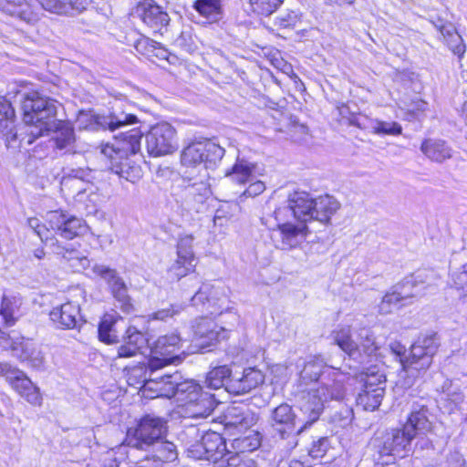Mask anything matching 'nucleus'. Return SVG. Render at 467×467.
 Returning a JSON list of instances; mask_svg holds the SVG:
<instances>
[{"label":"nucleus","instance_id":"1","mask_svg":"<svg viewBox=\"0 0 467 467\" xmlns=\"http://www.w3.org/2000/svg\"><path fill=\"white\" fill-rule=\"evenodd\" d=\"M60 104L38 92L24 95L21 101L23 120L27 126V134L20 138L21 143L32 144L37 138L53 131L52 140L57 150L63 154H77L82 151L79 147L73 126L57 119Z\"/></svg>","mask_w":467,"mask_h":467},{"label":"nucleus","instance_id":"2","mask_svg":"<svg viewBox=\"0 0 467 467\" xmlns=\"http://www.w3.org/2000/svg\"><path fill=\"white\" fill-rule=\"evenodd\" d=\"M304 382L319 380L304 398L301 410L308 416V423L317 421L324 410L325 403L330 400H340L345 396V375L338 369L326 366L319 357L310 358L300 372Z\"/></svg>","mask_w":467,"mask_h":467},{"label":"nucleus","instance_id":"3","mask_svg":"<svg viewBox=\"0 0 467 467\" xmlns=\"http://www.w3.org/2000/svg\"><path fill=\"white\" fill-rule=\"evenodd\" d=\"M287 205L275 211L276 219L285 212H291L293 217L302 224L317 222L323 226L331 224V218L340 209V202L333 196L325 194L313 198L306 192L296 191L288 195Z\"/></svg>","mask_w":467,"mask_h":467},{"label":"nucleus","instance_id":"4","mask_svg":"<svg viewBox=\"0 0 467 467\" xmlns=\"http://www.w3.org/2000/svg\"><path fill=\"white\" fill-rule=\"evenodd\" d=\"M142 132L139 129L122 130L118 136L117 145L101 144L100 153L109 161V168L119 178L135 183L142 177L139 164L128 157L140 150Z\"/></svg>","mask_w":467,"mask_h":467},{"label":"nucleus","instance_id":"5","mask_svg":"<svg viewBox=\"0 0 467 467\" xmlns=\"http://www.w3.org/2000/svg\"><path fill=\"white\" fill-rule=\"evenodd\" d=\"M440 346V340L436 333L423 335L411 346L408 357L405 348L399 343L390 346L392 351L400 358L403 371L407 375L406 384L411 386L414 380L423 375L432 363L433 356Z\"/></svg>","mask_w":467,"mask_h":467},{"label":"nucleus","instance_id":"6","mask_svg":"<svg viewBox=\"0 0 467 467\" xmlns=\"http://www.w3.org/2000/svg\"><path fill=\"white\" fill-rule=\"evenodd\" d=\"M335 343L350 359L362 364L368 357L376 353L379 343L372 329L361 322L341 327L333 331Z\"/></svg>","mask_w":467,"mask_h":467},{"label":"nucleus","instance_id":"7","mask_svg":"<svg viewBox=\"0 0 467 467\" xmlns=\"http://www.w3.org/2000/svg\"><path fill=\"white\" fill-rule=\"evenodd\" d=\"M212 194L210 183L205 180L183 179L171 193L176 212L185 220L207 210V200Z\"/></svg>","mask_w":467,"mask_h":467},{"label":"nucleus","instance_id":"8","mask_svg":"<svg viewBox=\"0 0 467 467\" xmlns=\"http://www.w3.org/2000/svg\"><path fill=\"white\" fill-rule=\"evenodd\" d=\"M182 375L178 372L163 374L154 378L144 379V387L156 392L157 397L168 399L176 398L182 402L195 400L203 393L202 387L193 380H182Z\"/></svg>","mask_w":467,"mask_h":467},{"label":"nucleus","instance_id":"9","mask_svg":"<svg viewBox=\"0 0 467 467\" xmlns=\"http://www.w3.org/2000/svg\"><path fill=\"white\" fill-rule=\"evenodd\" d=\"M167 431V420L164 418L146 414L134 428L128 430L125 443L137 450L150 451V445L166 437Z\"/></svg>","mask_w":467,"mask_h":467},{"label":"nucleus","instance_id":"10","mask_svg":"<svg viewBox=\"0 0 467 467\" xmlns=\"http://www.w3.org/2000/svg\"><path fill=\"white\" fill-rule=\"evenodd\" d=\"M224 149L211 140L193 141L182 153L184 165L203 163L206 169H214L224 155Z\"/></svg>","mask_w":467,"mask_h":467},{"label":"nucleus","instance_id":"11","mask_svg":"<svg viewBox=\"0 0 467 467\" xmlns=\"http://www.w3.org/2000/svg\"><path fill=\"white\" fill-rule=\"evenodd\" d=\"M181 341V337L177 334L159 337L150 349L151 357L148 362L149 378H153L155 371L166 365L181 362L182 358L177 353Z\"/></svg>","mask_w":467,"mask_h":467},{"label":"nucleus","instance_id":"12","mask_svg":"<svg viewBox=\"0 0 467 467\" xmlns=\"http://www.w3.org/2000/svg\"><path fill=\"white\" fill-rule=\"evenodd\" d=\"M412 434L402 429H392L374 439V446L381 456L404 458L411 451Z\"/></svg>","mask_w":467,"mask_h":467},{"label":"nucleus","instance_id":"13","mask_svg":"<svg viewBox=\"0 0 467 467\" xmlns=\"http://www.w3.org/2000/svg\"><path fill=\"white\" fill-rule=\"evenodd\" d=\"M175 133V129L167 122L151 127L145 137L148 153L159 157L174 152L178 148Z\"/></svg>","mask_w":467,"mask_h":467},{"label":"nucleus","instance_id":"14","mask_svg":"<svg viewBox=\"0 0 467 467\" xmlns=\"http://www.w3.org/2000/svg\"><path fill=\"white\" fill-rule=\"evenodd\" d=\"M304 415L306 417V422L296 429L298 420L295 410L289 404L282 403L271 410L269 424L282 439H285L294 433L300 434L307 426L313 423H308V416Z\"/></svg>","mask_w":467,"mask_h":467},{"label":"nucleus","instance_id":"15","mask_svg":"<svg viewBox=\"0 0 467 467\" xmlns=\"http://www.w3.org/2000/svg\"><path fill=\"white\" fill-rule=\"evenodd\" d=\"M193 335L195 346L202 353L210 352L211 347L228 337L227 331L208 317H201L195 321Z\"/></svg>","mask_w":467,"mask_h":467},{"label":"nucleus","instance_id":"16","mask_svg":"<svg viewBox=\"0 0 467 467\" xmlns=\"http://www.w3.org/2000/svg\"><path fill=\"white\" fill-rule=\"evenodd\" d=\"M131 15L140 19L154 34L163 35L168 30L169 15L152 0L139 2Z\"/></svg>","mask_w":467,"mask_h":467},{"label":"nucleus","instance_id":"17","mask_svg":"<svg viewBox=\"0 0 467 467\" xmlns=\"http://www.w3.org/2000/svg\"><path fill=\"white\" fill-rule=\"evenodd\" d=\"M92 272L109 284L111 293L118 303L117 306L124 313H130L133 310L131 298L128 295V287L125 282L119 276L117 271L104 265L94 264Z\"/></svg>","mask_w":467,"mask_h":467},{"label":"nucleus","instance_id":"18","mask_svg":"<svg viewBox=\"0 0 467 467\" xmlns=\"http://www.w3.org/2000/svg\"><path fill=\"white\" fill-rule=\"evenodd\" d=\"M256 421V414L247 405L242 403L228 406L222 416V423L231 435L249 430Z\"/></svg>","mask_w":467,"mask_h":467},{"label":"nucleus","instance_id":"19","mask_svg":"<svg viewBox=\"0 0 467 467\" xmlns=\"http://www.w3.org/2000/svg\"><path fill=\"white\" fill-rule=\"evenodd\" d=\"M361 392L357 398L358 405L366 410H375L379 407L386 390V377L379 373L367 374L363 379Z\"/></svg>","mask_w":467,"mask_h":467},{"label":"nucleus","instance_id":"20","mask_svg":"<svg viewBox=\"0 0 467 467\" xmlns=\"http://www.w3.org/2000/svg\"><path fill=\"white\" fill-rule=\"evenodd\" d=\"M433 273L427 270H420L394 285L398 296L405 305L414 297L424 294L426 288L431 285Z\"/></svg>","mask_w":467,"mask_h":467},{"label":"nucleus","instance_id":"21","mask_svg":"<svg viewBox=\"0 0 467 467\" xmlns=\"http://www.w3.org/2000/svg\"><path fill=\"white\" fill-rule=\"evenodd\" d=\"M80 128L95 130L98 126L109 129L110 131L124 130L128 125L138 122L137 116L133 114H124L119 116L112 115L109 117H95L87 112H79L77 119Z\"/></svg>","mask_w":467,"mask_h":467},{"label":"nucleus","instance_id":"22","mask_svg":"<svg viewBox=\"0 0 467 467\" xmlns=\"http://www.w3.org/2000/svg\"><path fill=\"white\" fill-rule=\"evenodd\" d=\"M265 380L264 374L255 368H246L243 371L233 372L228 381L227 391L234 395H241L251 391Z\"/></svg>","mask_w":467,"mask_h":467},{"label":"nucleus","instance_id":"23","mask_svg":"<svg viewBox=\"0 0 467 467\" xmlns=\"http://www.w3.org/2000/svg\"><path fill=\"white\" fill-rule=\"evenodd\" d=\"M48 216L51 228L65 239H73L85 227L82 219L66 212L53 211Z\"/></svg>","mask_w":467,"mask_h":467},{"label":"nucleus","instance_id":"24","mask_svg":"<svg viewBox=\"0 0 467 467\" xmlns=\"http://www.w3.org/2000/svg\"><path fill=\"white\" fill-rule=\"evenodd\" d=\"M52 252L57 256L69 263V265L78 270L86 269L90 262L82 251L78 243H62L54 240L50 244Z\"/></svg>","mask_w":467,"mask_h":467},{"label":"nucleus","instance_id":"25","mask_svg":"<svg viewBox=\"0 0 467 467\" xmlns=\"http://www.w3.org/2000/svg\"><path fill=\"white\" fill-rule=\"evenodd\" d=\"M49 317L57 328L73 329L81 322L80 307L76 303L67 302L53 307Z\"/></svg>","mask_w":467,"mask_h":467},{"label":"nucleus","instance_id":"26","mask_svg":"<svg viewBox=\"0 0 467 467\" xmlns=\"http://www.w3.org/2000/svg\"><path fill=\"white\" fill-rule=\"evenodd\" d=\"M309 227L306 224L296 225L292 223L277 224L278 244L282 250H289L299 245L306 238Z\"/></svg>","mask_w":467,"mask_h":467},{"label":"nucleus","instance_id":"27","mask_svg":"<svg viewBox=\"0 0 467 467\" xmlns=\"http://www.w3.org/2000/svg\"><path fill=\"white\" fill-rule=\"evenodd\" d=\"M403 428L408 433L412 434L413 439L417 435L424 434L431 431V422L429 419V409L427 405L420 402H414Z\"/></svg>","mask_w":467,"mask_h":467},{"label":"nucleus","instance_id":"28","mask_svg":"<svg viewBox=\"0 0 467 467\" xmlns=\"http://www.w3.org/2000/svg\"><path fill=\"white\" fill-rule=\"evenodd\" d=\"M148 346V338L145 334L137 327L130 326L123 337L122 344L118 348V358H132L142 353V349Z\"/></svg>","mask_w":467,"mask_h":467},{"label":"nucleus","instance_id":"29","mask_svg":"<svg viewBox=\"0 0 467 467\" xmlns=\"http://www.w3.org/2000/svg\"><path fill=\"white\" fill-rule=\"evenodd\" d=\"M10 350L13 357L21 362H26L32 368H39L43 366L44 356L30 341L24 340V338L12 340Z\"/></svg>","mask_w":467,"mask_h":467},{"label":"nucleus","instance_id":"30","mask_svg":"<svg viewBox=\"0 0 467 467\" xmlns=\"http://www.w3.org/2000/svg\"><path fill=\"white\" fill-rule=\"evenodd\" d=\"M182 436L187 456L193 460H205L204 433L192 425L187 427Z\"/></svg>","mask_w":467,"mask_h":467},{"label":"nucleus","instance_id":"31","mask_svg":"<svg viewBox=\"0 0 467 467\" xmlns=\"http://www.w3.org/2000/svg\"><path fill=\"white\" fill-rule=\"evenodd\" d=\"M204 445L205 460L213 462V466H215L218 462L225 461L230 454L224 439L215 431L204 433Z\"/></svg>","mask_w":467,"mask_h":467},{"label":"nucleus","instance_id":"32","mask_svg":"<svg viewBox=\"0 0 467 467\" xmlns=\"http://www.w3.org/2000/svg\"><path fill=\"white\" fill-rule=\"evenodd\" d=\"M424 155L432 161L442 163L452 157L453 150L443 140L427 139L420 146Z\"/></svg>","mask_w":467,"mask_h":467},{"label":"nucleus","instance_id":"33","mask_svg":"<svg viewBox=\"0 0 467 467\" xmlns=\"http://www.w3.org/2000/svg\"><path fill=\"white\" fill-rule=\"evenodd\" d=\"M21 375L11 376L10 384L18 394L25 398L32 405L41 404V395L36 388L26 375L20 370Z\"/></svg>","mask_w":467,"mask_h":467},{"label":"nucleus","instance_id":"34","mask_svg":"<svg viewBox=\"0 0 467 467\" xmlns=\"http://www.w3.org/2000/svg\"><path fill=\"white\" fill-rule=\"evenodd\" d=\"M0 132L5 137L8 146L19 139L15 126V110L4 99H0Z\"/></svg>","mask_w":467,"mask_h":467},{"label":"nucleus","instance_id":"35","mask_svg":"<svg viewBox=\"0 0 467 467\" xmlns=\"http://www.w3.org/2000/svg\"><path fill=\"white\" fill-rule=\"evenodd\" d=\"M215 408V400L212 394L203 393L195 400L184 404V413L189 418L204 419L211 415Z\"/></svg>","mask_w":467,"mask_h":467},{"label":"nucleus","instance_id":"36","mask_svg":"<svg viewBox=\"0 0 467 467\" xmlns=\"http://www.w3.org/2000/svg\"><path fill=\"white\" fill-rule=\"evenodd\" d=\"M146 451L148 452L146 459H153L163 462H173L178 457L176 446L165 438L154 442V445H150V451Z\"/></svg>","mask_w":467,"mask_h":467},{"label":"nucleus","instance_id":"37","mask_svg":"<svg viewBox=\"0 0 467 467\" xmlns=\"http://www.w3.org/2000/svg\"><path fill=\"white\" fill-rule=\"evenodd\" d=\"M22 306V298L17 296H3L0 315L2 316L5 325L12 327L16 324L20 307Z\"/></svg>","mask_w":467,"mask_h":467},{"label":"nucleus","instance_id":"38","mask_svg":"<svg viewBox=\"0 0 467 467\" xmlns=\"http://www.w3.org/2000/svg\"><path fill=\"white\" fill-rule=\"evenodd\" d=\"M232 375L233 370L227 365L216 366L207 373L205 385L212 389L224 387L227 390L228 381Z\"/></svg>","mask_w":467,"mask_h":467},{"label":"nucleus","instance_id":"39","mask_svg":"<svg viewBox=\"0 0 467 467\" xmlns=\"http://www.w3.org/2000/svg\"><path fill=\"white\" fill-rule=\"evenodd\" d=\"M116 319L111 315H105L99 324L98 333L100 341L106 344L118 342L119 335L115 328Z\"/></svg>","mask_w":467,"mask_h":467},{"label":"nucleus","instance_id":"40","mask_svg":"<svg viewBox=\"0 0 467 467\" xmlns=\"http://www.w3.org/2000/svg\"><path fill=\"white\" fill-rule=\"evenodd\" d=\"M254 168L255 165L254 163L244 159H238L232 171L227 172L226 175L238 183H245L251 180Z\"/></svg>","mask_w":467,"mask_h":467},{"label":"nucleus","instance_id":"41","mask_svg":"<svg viewBox=\"0 0 467 467\" xmlns=\"http://www.w3.org/2000/svg\"><path fill=\"white\" fill-rule=\"evenodd\" d=\"M4 11L11 16L17 17L26 23H31L36 20V15L33 13L27 2L18 4L8 2L4 7Z\"/></svg>","mask_w":467,"mask_h":467},{"label":"nucleus","instance_id":"42","mask_svg":"<svg viewBox=\"0 0 467 467\" xmlns=\"http://www.w3.org/2000/svg\"><path fill=\"white\" fill-rule=\"evenodd\" d=\"M441 36L453 54L459 57L464 54L465 46L461 35H459L454 26H449L447 31Z\"/></svg>","mask_w":467,"mask_h":467},{"label":"nucleus","instance_id":"43","mask_svg":"<svg viewBox=\"0 0 467 467\" xmlns=\"http://www.w3.org/2000/svg\"><path fill=\"white\" fill-rule=\"evenodd\" d=\"M219 295V289L213 285L203 283L191 299L193 305L204 304L205 302L218 301Z\"/></svg>","mask_w":467,"mask_h":467},{"label":"nucleus","instance_id":"44","mask_svg":"<svg viewBox=\"0 0 467 467\" xmlns=\"http://www.w3.org/2000/svg\"><path fill=\"white\" fill-rule=\"evenodd\" d=\"M403 306H406L405 303L400 296H398L394 286H392L391 290L383 296L379 303V311L382 315H387L391 313L394 309H399Z\"/></svg>","mask_w":467,"mask_h":467},{"label":"nucleus","instance_id":"45","mask_svg":"<svg viewBox=\"0 0 467 467\" xmlns=\"http://www.w3.org/2000/svg\"><path fill=\"white\" fill-rule=\"evenodd\" d=\"M213 467H258L255 461L247 454L232 453L228 455L225 461H221Z\"/></svg>","mask_w":467,"mask_h":467},{"label":"nucleus","instance_id":"46","mask_svg":"<svg viewBox=\"0 0 467 467\" xmlns=\"http://www.w3.org/2000/svg\"><path fill=\"white\" fill-rule=\"evenodd\" d=\"M260 446L257 435L239 436L233 440L232 447L234 453L245 454L246 451H253Z\"/></svg>","mask_w":467,"mask_h":467},{"label":"nucleus","instance_id":"47","mask_svg":"<svg viewBox=\"0 0 467 467\" xmlns=\"http://www.w3.org/2000/svg\"><path fill=\"white\" fill-rule=\"evenodd\" d=\"M301 13L295 10H285L275 18V26L278 29H290L297 26L301 21Z\"/></svg>","mask_w":467,"mask_h":467},{"label":"nucleus","instance_id":"48","mask_svg":"<svg viewBox=\"0 0 467 467\" xmlns=\"http://www.w3.org/2000/svg\"><path fill=\"white\" fill-rule=\"evenodd\" d=\"M220 2L221 0H196L194 8L200 15L216 19L221 10Z\"/></svg>","mask_w":467,"mask_h":467},{"label":"nucleus","instance_id":"49","mask_svg":"<svg viewBox=\"0 0 467 467\" xmlns=\"http://www.w3.org/2000/svg\"><path fill=\"white\" fill-rule=\"evenodd\" d=\"M254 12L270 16L283 4L284 0H249Z\"/></svg>","mask_w":467,"mask_h":467},{"label":"nucleus","instance_id":"50","mask_svg":"<svg viewBox=\"0 0 467 467\" xmlns=\"http://www.w3.org/2000/svg\"><path fill=\"white\" fill-rule=\"evenodd\" d=\"M196 266V263L181 260L177 258L169 268V274L172 278L180 280L182 277L186 276L190 272H192Z\"/></svg>","mask_w":467,"mask_h":467},{"label":"nucleus","instance_id":"51","mask_svg":"<svg viewBox=\"0 0 467 467\" xmlns=\"http://www.w3.org/2000/svg\"><path fill=\"white\" fill-rule=\"evenodd\" d=\"M193 237L185 235L180 238L177 244V258L196 263V257L192 251Z\"/></svg>","mask_w":467,"mask_h":467},{"label":"nucleus","instance_id":"52","mask_svg":"<svg viewBox=\"0 0 467 467\" xmlns=\"http://www.w3.org/2000/svg\"><path fill=\"white\" fill-rule=\"evenodd\" d=\"M372 130L375 134L378 135H400L402 132V127L400 124L395 121L388 122L382 120H375L372 124Z\"/></svg>","mask_w":467,"mask_h":467},{"label":"nucleus","instance_id":"53","mask_svg":"<svg viewBox=\"0 0 467 467\" xmlns=\"http://www.w3.org/2000/svg\"><path fill=\"white\" fill-rule=\"evenodd\" d=\"M353 410L348 406H342L338 411L331 416V421L339 427H346L352 421Z\"/></svg>","mask_w":467,"mask_h":467},{"label":"nucleus","instance_id":"54","mask_svg":"<svg viewBox=\"0 0 467 467\" xmlns=\"http://www.w3.org/2000/svg\"><path fill=\"white\" fill-rule=\"evenodd\" d=\"M329 447L330 443L328 438H319L317 441H313L312 446L308 451V456L313 459L322 458L326 455Z\"/></svg>","mask_w":467,"mask_h":467},{"label":"nucleus","instance_id":"55","mask_svg":"<svg viewBox=\"0 0 467 467\" xmlns=\"http://www.w3.org/2000/svg\"><path fill=\"white\" fill-rule=\"evenodd\" d=\"M42 7L51 13L57 15H65L67 6V0H38Z\"/></svg>","mask_w":467,"mask_h":467},{"label":"nucleus","instance_id":"56","mask_svg":"<svg viewBox=\"0 0 467 467\" xmlns=\"http://www.w3.org/2000/svg\"><path fill=\"white\" fill-rule=\"evenodd\" d=\"M67 10L65 11L66 16H77L85 10H88L91 5L90 0H67Z\"/></svg>","mask_w":467,"mask_h":467},{"label":"nucleus","instance_id":"57","mask_svg":"<svg viewBox=\"0 0 467 467\" xmlns=\"http://www.w3.org/2000/svg\"><path fill=\"white\" fill-rule=\"evenodd\" d=\"M182 310V306L180 305H171L168 308L160 309L152 313L150 317L151 319L165 321L169 317L180 314Z\"/></svg>","mask_w":467,"mask_h":467},{"label":"nucleus","instance_id":"58","mask_svg":"<svg viewBox=\"0 0 467 467\" xmlns=\"http://www.w3.org/2000/svg\"><path fill=\"white\" fill-rule=\"evenodd\" d=\"M452 281L457 289L467 292V264L460 271L452 274Z\"/></svg>","mask_w":467,"mask_h":467},{"label":"nucleus","instance_id":"59","mask_svg":"<svg viewBox=\"0 0 467 467\" xmlns=\"http://www.w3.org/2000/svg\"><path fill=\"white\" fill-rule=\"evenodd\" d=\"M429 21L441 33V36L447 31L449 26H453V24L448 22L446 19L436 14L429 15Z\"/></svg>","mask_w":467,"mask_h":467},{"label":"nucleus","instance_id":"60","mask_svg":"<svg viewBox=\"0 0 467 467\" xmlns=\"http://www.w3.org/2000/svg\"><path fill=\"white\" fill-rule=\"evenodd\" d=\"M89 173H90V171L88 169H82V168L72 169L69 171L68 173H67V175H65L63 177L62 182L67 183L70 178L85 181L86 179L88 178Z\"/></svg>","mask_w":467,"mask_h":467},{"label":"nucleus","instance_id":"61","mask_svg":"<svg viewBox=\"0 0 467 467\" xmlns=\"http://www.w3.org/2000/svg\"><path fill=\"white\" fill-rule=\"evenodd\" d=\"M265 190V185L261 181H256L250 183L247 189L244 192V195L246 197H255L261 194Z\"/></svg>","mask_w":467,"mask_h":467},{"label":"nucleus","instance_id":"62","mask_svg":"<svg viewBox=\"0 0 467 467\" xmlns=\"http://www.w3.org/2000/svg\"><path fill=\"white\" fill-rule=\"evenodd\" d=\"M21 375L18 368H13L8 363H0V376H5L10 382L11 376Z\"/></svg>","mask_w":467,"mask_h":467},{"label":"nucleus","instance_id":"63","mask_svg":"<svg viewBox=\"0 0 467 467\" xmlns=\"http://www.w3.org/2000/svg\"><path fill=\"white\" fill-rule=\"evenodd\" d=\"M448 467H467V462L461 454L454 453L448 458Z\"/></svg>","mask_w":467,"mask_h":467},{"label":"nucleus","instance_id":"64","mask_svg":"<svg viewBox=\"0 0 467 467\" xmlns=\"http://www.w3.org/2000/svg\"><path fill=\"white\" fill-rule=\"evenodd\" d=\"M447 400L454 405H459L463 401V394L459 389H455L447 394Z\"/></svg>","mask_w":467,"mask_h":467}]
</instances>
